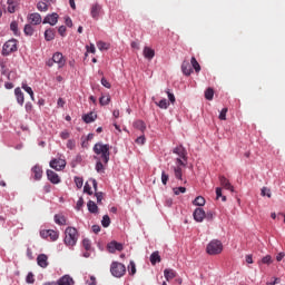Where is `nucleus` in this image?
<instances>
[{
    "mask_svg": "<svg viewBox=\"0 0 285 285\" xmlns=\"http://www.w3.org/2000/svg\"><path fill=\"white\" fill-rule=\"evenodd\" d=\"M94 153L100 157V161L105 164H108V161H110V145L97 142L94 146Z\"/></svg>",
    "mask_w": 285,
    "mask_h": 285,
    "instance_id": "f257e3e1",
    "label": "nucleus"
},
{
    "mask_svg": "<svg viewBox=\"0 0 285 285\" xmlns=\"http://www.w3.org/2000/svg\"><path fill=\"white\" fill-rule=\"evenodd\" d=\"M79 239V232L75 227H67L65 230V244L66 246H76Z\"/></svg>",
    "mask_w": 285,
    "mask_h": 285,
    "instance_id": "f03ea898",
    "label": "nucleus"
},
{
    "mask_svg": "<svg viewBox=\"0 0 285 285\" xmlns=\"http://www.w3.org/2000/svg\"><path fill=\"white\" fill-rule=\"evenodd\" d=\"M173 153L178 156V158H176V164L186 167V161H188V153L186 151V148L179 145L173 149Z\"/></svg>",
    "mask_w": 285,
    "mask_h": 285,
    "instance_id": "7ed1b4c3",
    "label": "nucleus"
},
{
    "mask_svg": "<svg viewBox=\"0 0 285 285\" xmlns=\"http://www.w3.org/2000/svg\"><path fill=\"white\" fill-rule=\"evenodd\" d=\"M223 250L224 245L222 244V240L218 239L212 240L206 247V252L208 255H219Z\"/></svg>",
    "mask_w": 285,
    "mask_h": 285,
    "instance_id": "20e7f679",
    "label": "nucleus"
},
{
    "mask_svg": "<svg viewBox=\"0 0 285 285\" xmlns=\"http://www.w3.org/2000/svg\"><path fill=\"white\" fill-rule=\"evenodd\" d=\"M110 273L114 277H124L126 275V265L119 262H112L110 265Z\"/></svg>",
    "mask_w": 285,
    "mask_h": 285,
    "instance_id": "39448f33",
    "label": "nucleus"
},
{
    "mask_svg": "<svg viewBox=\"0 0 285 285\" xmlns=\"http://www.w3.org/2000/svg\"><path fill=\"white\" fill-rule=\"evenodd\" d=\"M40 237L49 242H57V239H59V232L55 229H42L40 230Z\"/></svg>",
    "mask_w": 285,
    "mask_h": 285,
    "instance_id": "423d86ee",
    "label": "nucleus"
},
{
    "mask_svg": "<svg viewBox=\"0 0 285 285\" xmlns=\"http://www.w3.org/2000/svg\"><path fill=\"white\" fill-rule=\"evenodd\" d=\"M12 52H17V40L14 39L8 40L2 47V55L4 57L12 55Z\"/></svg>",
    "mask_w": 285,
    "mask_h": 285,
    "instance_id": "0eeeda50",
    "label": "nucleus"
},
{
    "mask_svg": "<svg viewBox=\"0 0 285 285\" xmlns=\"http://www.w3.org/2000/svg\"><path fill=\"white\" fill-rule=\"evenodd\" d=\"M101 14H104V8L101 7V4L99 3H94L90 8V16L92 17V19H95V21H99V17H101Z\"/></svg>",
    "mask_w": 285,
    "mask_h": 285,
    "instance_id": "6e6552de",
    "label": "nucleus"
},
{
    "mask_svg": "<svg viewBox=\"0 0 285 285\" xmlns=\"http://www.w3.org/2000/svg\"><path fill=\"white\" fill-rule=\"evenodd\" d=\"M50 168H53V170H63L66 168V159L61 158H53L49 163Z\"/></svg>",
    "mask_w": 285,
    "mask_h": 285,
    "instance_id": "1a4fd4ad",
    "label": "nucleus"
},
{
    "mask_svg": "<svg viewBox=\"0 0 285 285\" xmlns=\"http://www.w3.org/2000/svg\"><path fill=\"white\" fill-rule=\"evenodd\" d=\"M27 21L30 26H40L42 19L40 13H29L27 16Z\"/></svg>",
    "mask_w": 285,
    "mask_h": 285,
    "instance_id": "9d476101",
    "label": "nucleus"
},
{
    "mask_svg": "<svg viewBox=\"0 0 285 285\" xmlns=\"http://www.w3.org/2000/svg\"><path fill=\"white\" fill-rule=\"evenodd\" d=\"M107 250L109 253H117V250L120 253V250H124V245L121 243L112 240L107 245Z\"/></svg>",
    "mask_w": 285,
    "mask_h": 285,
    "instance_id": "9b49d317",
    "label": "nucleus"
},
{
    "mask_svg": "<svg viewBox=\"0 0 285 285\" xmlns=\"http://www.w3.org/2000/svg\"><path fill=\"white\" fill-rule=\"evenodd\" d=\"M193 215L195 222L202 223L206 219V212L202 207L196 208Z\"/></svg>",
    "mask_w": 285,
    "mask_h": 285,
    "instance_id": "f8f14e48",
    "label": "nucleus"
},
{
    "mask_svg": "<svg viewBox=\"0 0 285 285\" xmlns=\"http://www.w3.org/2000/svg\"><path fill=\"white\" fill-rule=\"evenodd\" d=\"M47 178L51 184H61V178L59 177V174L52 171V169L47 170Z\"/></svg>",
    "mask_w": 285,
    "mask_h": 285,
    "instance_id": "ddd939ff",
    "label": "nucleus"
},
{
    "mask_svg": "<svg viewBox=\"0 0 285 285\" xmlns=\"http://www.w3.org/2000/svg\"><path fill=\"white\" fill-rule=\"evenodd\" d=\"M57 21H59V14L57 13H51V14H48L42 23H49L50 26H57Z\"/></svg>",
    "mask_w": 285,
    "mask_h": 285,
    "instance_id": "4468645a",
    "label": "nucleus"
},
{
    "mask_svg": "<svg viewBox=\"0 0 285 285\" xmlns=\"http://www.w3.org/2000/svg\"><path fill=\"white\" fill-rule=\"evenodd\" d=\"M52 59H53L55 63H58V68H63V66H66V59H63V53L56 52L52 56Z\"/></svg>",
    "mask_w": 285,
    "mask_h": 285,
    "instance_id": "2eb2a0df",
    "label": "nucleus"
},
{
    "mask_svg": "<svg viewBox=\"0 0 285 285\" xmlns=\"http://www.w3.org/2000/svg\"><path fill=\"white\" fill-rule=\"evenodd\" d=\"M37 264L40 266V268H48V255L40 254L37 257Z\"/></svg>",
    "mask_w": 285,
    "mask_h": 285,
    "instance_id": "dca6fc26",
    "label": "nucleus"
},
{
    "mask_svg": "<svg viewBox=\"0 0 285 285\" xmlns=\"http://www.w3.org/2000/svg\"><path fill=\"white\" fill-rule=\"evenodd\" d=\"M219 183L220 186H223V188H225L226 190H230L232 193L235 190L233 185H230V181L225 176L219 177Z\"/></svg>",
    "mask_w": 285,
    "mask_h": 285,
    "instance_id": "f3484780",
    "label": "nucleus"
},
{
    "mask_svg": "<svg viewBox=\"0 0 285 285\" xmlns=\"http://www.w3.org/2000/svg\"><path fill=\"white\" fill-rule=\"evenodd\" d=\"M142 55L145 59H148V61H153V59H155V50L150 47H145L142 50Z\"/></svg>",
    "mask_w": 285,
    "mask_h": 285,
    "instance_id": "a211bd4d",
    "label": "nucleus"
},
{
    "mask_svg": "<svg viewBox=\"0 0 285 285\" xmlns=\"http://www.w3.org/2000/svg\"><path fill=\"white\" fill-rule=\"evenodd\" d=\"M58 285H75V279L70 275H63L58 279Z\"/></svg>",
    "mask_w": 285,
    "mask_h": 285,
    "instance_id": "6ab92c4d",
    "label": "nucleus"
},
{
    "mask_svg": "<svg viewBox=\"0 0 285 285\" xmlns=\"http://www.w3.org/2000/svg\"><path fill=\"white\" fill-rule=\"evenodd\" d=\"M14 95H16V99H17V101H18V104L20 105V106H23V104H24V101H26V98H24V96H23V91H21V88H16L14 89Z\"/></svg>",
    "mask_w": 285,
    "mask_h": 285,
    "instance_id": "aec40b11",
    "label": "nucleus"
},
{
    "mask_svg": "<svg viewBox=\"0 0 285 285\" xmlns=\"http://www.w3.org/2000/svg\"><path fill=\"white\" fill-rule=\"evenodd\" d=\"M96 119L97 114L92 111L82 116V121H85V124H92V121H96Z\"/></svg>",
    "mask_w": 285,
    "mask_h": 285,
    "instance_id": "412c9836",
    "label": "nucleus"
},
{
    "mask_svg": "<svg viewBox=\"0 0 285 285\" xmlns=\"http://www.w3.org/2000/svg\"><path fill=\"white\" fill-rule=\"evenodd\" d=\"M164 275L167 282H170V279H175V277H177V272H175V269L166 268L164 271Z\"/></svg>",
    "mask_w": 285,
    "mask_h": 285,
    "instance_id": "4be33fe9",
    "label": "nucleus"
},
{
    "mask_svg": "<svg viewBox=\"0 0 285 285\" xmlns=\"http://www.w3.org/2000/svg\"><path fill=\"white\" fill-rule=\"evenodd\" d=\"M183 73L186 75V77H190L193 75V68L190 67V63L187 61H184L181 65Z\"/></svg>",
    "mask_w": 285,
    "mask_h": 285,
    "instance_id": "5701e85b",
    "label": "nucleus"
},
{
    "mask_svg": "<svg viewBox=\"0 0 285 285\" xmlns=\"http://www.w3.org/2000/svg\"><path fill=\"white\" fill-rule=\"evenodd\" d=\"M32 173L35 175V179H37V180H39V179H41V177H43V169H41V166H39V165H36L32 168Z\"/></svg>",
    "mask_w": 285,
    "mask_h": 285,
    "instance_id": "b1692460",
    "label": "nucleus"
},
{
    "mask_svg": "<svg viewBox=\"0 0 285 285\" xmlns=\"http://www.w3.org/2000/svg\"><path fill=\"white\" fill-rule=\"evenodd\" d=\"M55 222L58 226H66V216L63 214H56Z\"/></svg>",
    "mask_w": 285,
    "mask_h": 285,
    "instance_id": "393cba45",
    "label": "nucleus"
},
{
    "mask_svg": "<svg viewBox=\"0 0 285 285\" xmlns=\"http://www.w3.org/2000/svg\"><path fill=\"white\" fill-rule=\"evenodd\" d=\"M134 128H136V130H140V132H145L146 131V122H144V120H136L134 122Z\"/></svg>",
    "mask_w": 285,
    "mask_h": 285,
    "instance_id": "a878e982",
    "label": "nucleus"
},
{
    "mask_svg": "<svg viewBox=\"0 0 285 285\" xmlns=\"http://www.w3.org/2000/svg\"><path fill=\"white\" fill-rule=\"evenodd\" d=\"M87 208L89 210V213H92V214H97L99 213V207L97 206V204L92 200H89L88 204H87Z\"/></svg>",
    "mask_w": 285,
    "mask_h": 285,
    "instance_id": "bb28decb",
    "label": "nucleus"
},
{
    "mask_svg": "<svg viewBox=\"0 0 285 285\" xmlns=\"http://www.w3.org/2000/svg\"><path fill=\"white\" fill-rule=\"evenodd\" d=\"M23 32H24V35L27 37H32V35H35V27H33V24H30V23L26 24L24 29H23Z\"/></svg>",
    "mask_w": 285,
    "mask_h": 285,
    "instance_id": "cd10ccee",
    "label": "nucleus"
},
{
    "mask_svg": "<svg viewBox=\"0 0 285 285\" xmlns=\"http://www.w3.org/2000/svg\"><path fill=\"white\" fill-rule=\"evenodd\" d=\"M174 169V175L176 177V179H179L181 181V177H183V171H181V165L177 164L176 167H173Z\"/></svg>",
    "mask_w": 285,
    "mask_h": 285,
    "instance_id": "c85d7f7f",
    "label": "nucleus"
},
{
    "mask_svg": "<svg viewBox=\"0 0 285 285\" xmlns=\"http://www.w3.org/2000/svg\"><path fill=\"white\" fill-rule=\"evenodd\" d=\"M150 262H151L153 266H155V264L161 262V256H159V252H154L150 255Z\"/></svg>",
    "mask_w": 285,
    "mask_h": 285,
    "instance_id": "c756f323",
    "label": "nucleus"
},
{
    "mask_svg": "<svg viewBox=\"0 0 285 285\" xmlns=\"http://www.w3.org/2000/svg\"><path fill=\"white\" fill-rule=\"evenodd\" d=\"M22 89L24 92H28L30 95L32 101H35V91H32V88L28 86V83L22 82Z\"/></svg>",
    "mask_w": 285,
    "mask_h": 285,
    "instance_id": "7c9ffc66",
    "label": "nucleus"
},
{
    "mask_svg": "<svg viewBox=\"0 0 285 285\" xmlns=\"http://www.w3.org/2000/svg\"><path fill=\"white\" fill-rule=\"evenodd\" d=\"M45 39L46 41H52L55 39V29H47L45 31Z\"/></svg>",
    "mask_w": 285,
    "mask_h": 285,
    "instance_id": "2f4dec72",
    "label": "nucleus"
},
{
    "mask_svg": "<svg viewBox=\"0 0 285 285\" xmlns=\"http://www.w3.org/2000/svg\"><path fill=\"white\" fill-rule=\"evenodd\" d=\"M190 63L195 70V72H200L202 71V66L199 65V62L197 61V58L191 57Z\"/></svg>",
    "mask_w": 285,
    "mask_h": 285,
    "instance_id": "473e14b6",
    "label": "nucleus"
},
{
    "mask_svg": "<svg viewBox=\"0 0 285 285\" xmlns=\"http://www.w3.org/2000/svg\"><path fill=\"white\" fill-rule=\"evenodd\" d=\"M215 97V90L213 88H207L205 91V99L208 101H213V98Z\"/></svg>",
    "mask_w": 285,
    "mask_h": 285,
    "instance_id": "72a5a7b5",
    "label": "nucleus"
},
{
    "mask_svg": "<svg viewBox=\"0 0 285 285\" xmlns=\"http://www.w3.org/2000/svg\"><path fill=\"white\" fill-rule=\"evenodd\" d=\"M194 206H205L206 199L203 196H197L194 202Z\"/></svg>",
    "mask_w": 285,
    "mask_h": 285,
    "instance_id": "f704fd0d",
    "label": "nucleus"
},
{
    "mask_svg": "<svg viewBox=\"0 0 285 285\" xmlns=\"http://www.w3.org/2000/svg\"><path fill=\"white\" fill-rule=\"evenodd\" d=\"M127 268H128L129 275H135L137 273V265L135 264L134 261H130Z\"/></svg>",
    "mask_w": 285,
    "mask_h": 285,
    "instance_id": "c9c22d12",
    "label": "nucleus"
},
{
    "mask_svg": "<svg viewBox=\"0 0 285 285\" xmlns=\"http://www.w3.org/2000/svg\"><path fill=\"white\" fill-rule=\"evenodd\" d=\"M156 105L159 106L163 110H167V108L170 106L166 98L161 99L159 102H156Z\"/></svg>",
    "mask_w": 285,
    "mask_h": 285,
    "instance_id": "e433bc0d",
    "label": "nucleus"
},
{
    "mask_svg": "<svg viewBox=\"0 0 285 285\" xmlns=\"http://www.w3.org/2000/svg\"><path fill=\"white\" fill-rule=\"evenodd\" d=\"M96 170L97 173H100V174L106 173V168L104 167V163H101V160H98L96 163Z\"/></svg>",
    "mask_w": 285,
    "mask_h": 285,
    "instance_id": "4c0bfd02",
    "label": "nucleus"
},
{
    "mask_svg": "<svg viewBox=\"0 0 285 285\" xmlns=\"http://www.w3.org/2000/svg\"><path fill=\"white\" fill-rule=\"evenodd\" d=\"M100 106H108L110 104V96H102L99 99Z\"/></svg>",
    "mask_w": 285,
    "mask_h": 285,
    "instance_id": "58836bf2",
    "label": "nucleus"
},
{
    "mask_svg": "<svg viewBox=\"0 0 285 285\" xmlns=\"http://www.w3.org/2000/svg\"><path fill=\"white\" fill-rule=\"evenodd\" d=\"M37 9L40 12H48V4L46 2H38Z\"/></svg>",
    "mask_w": 285,
    "mask_h": 285,
    "instance_id": "ea45409f",
    "label": "nucleus"
},
{
    "mask_svg": "<svg viewBox=\"0 0 285 285\" xmlns=\"http://www.w3.org/2000/svg\"><path fill=\"white\" fill-rule=\"evenodd\" d=\"M7 4H8L7 11H8L10 14H14V12H17V4H14V2H12V3H7Z\"/></svg>",
    "mask_w": 285,
    "mask_h": 285,
    "instance_id": "a19ab883",
    "label": "nucleus"
},
{
    "mask_svg": "<svg viewBox=\"0 0 285 285\" xmlns=\"http://www.w3.org/2000/svg\"><path fill=\"white\" fill-rule=\"evenodd\" d=\"M101 224H102L104 228H108V226H110V216L105 215L102 217Z\"/></svg>",
    "mask_w": 285,
    "mask_h": 285,
    "instance_id": "79ce46f5",
    "label": "nucleus"
},
{
    "mask_svg": "<svg viewBox=\"0 0 285 285\" xmlns=\"http://www.w3.org/2000/svg\"><path fill=\"white\" fill-rule=\"evenodd\" d=\"M261 195H262L263 197H268V198H271V197H272L271 189L267 188V187H263L262 190H261Z\"/></svg>",
    "mask_w": 285,
    "mask_h": 285,
    "instance_id": "37998d69",
    "label": "nucleus"
},
{
    "mask_svg": "<svg viewBox=\"0 0 285 285\" xmlns=\"http://www.w3.org/2000/svg\"><path fill=\"white\" fill-rule=\"evenodd\" d=\"M10 30H12L14 35H17L19 32V23H17V21H12L10 23Z\"/></svg>",
    "mask_w": 285,
    "mask_h": 285,
    "instance_id": "c03bdc74",
    "label": "nucleus"
},
{
    "mask_svg": "<svg viewBox=\"0 0 285 285\" xmlns=\"http://www.w3.org/2000/svg\"><path fill=\"white\" fill-rule=\"evenodd\" d=\"M75 184H76L77 188H83V178L75 177Z\"/></svg>",
    "mask_w": 285,
    "mask_h": 285,
    "instance_id": "a18cd8bd",
    "label": "nucleus"
},
{
    "mask_svg": "<svg viewBox=\"0 0 285 285\" xmlns=\"http://www.w3.org/2000/svg\"><path fill=\"white\" fill-rule=\"evenodd\" d=\"M165 92L168 96L170 104H175V101H176L175 94L170 92V89L165 90Z\"/></svg>",
    "mask_w": 285,
    "mask_h": 285,
    "instance_id": "49530a36",
    "label": "nucleus"
},
{
    "mask_svg": "<svg viewBox=\"0 0 285 285\" xmlns=\"http://www.w3.org/2000/svg\"><path fill=\"white\" fill-rule=\"evenodd\" d=\"M27 284H33L35 283V274L32 272H29V274L26 277Z\"/></svg>",
    "mask_w": 285,
    "mask_h": 285,
    "instance_id": "de8ad7c7",
    "label": "nucleus"
},
{
    "mask_svg": "<svg viewBox=\"0 0 285 285\" xmlns=\"http://www.w3.org/2000/svg\"><path fill=\"white\" fill-rule=\"evenodd\" d=\"M186 193V187H175L174 188V195H181Z\"/></svg>",
    "mask_w": 285,
    "mask_h": 285,
    "instance_id": "09e8293b",
    "label": "nucleus"
},
{
    "mask_svg": "<svg viewBox=\"0 0 285 285\" xmlns=\"http://www.w3.org/2000/svg\"><path fill=\"white\" fill-rule=\"evenodd\" d=\"M98 50H108V45L104 41L97 42Z\"/></svg>",
    "mask_w": 285,
    "mask_h": 285,
    "instance_id": "8fccbe9b",
    "label": "nucleus"
},
{
    "mask_svg": "<svg viewBox=\"0 0 285 285\" xmlns=\"http://www.w3.org/2000/svg\"><path fill=\"white\" fill-rule=\"evenodd\" d=\"M226 112H228V108H223L219 114L220 121H226Z\"/></svg>",
    "mask_w": 285,
    "mask_h": 285,
    "instance_id": "3c124183",
    "label": "nucleus"
},
{
    "mask_svg": "<svg viewBox=\"0 0 285 285\" xmlns=\"http://www.w3.org/2000/svg\"><path fill=\"white\" fill-rule=\"evenodd\" d=\"M168 179H169L168 174H166V171H163L161 173V183L164 186H166V184H168Z\"/></svg>",
    "mask_w": 285,
    "mask_h": 285,
    "instance_id": "603ef678",
    "label": "nucleus"
},
{
    "mask_svg": "<svg viewBox=\"0 0 285 285\" xmlns=\"http://www.w3.org/2000/svg\"><path fill=\"white\" fill-rule=\"evenodd\" d=\"M83 193H87V195H92V187H90V184H85Z\"/></svg>",
    "mask_w": 285,
    "mask_h": 285,
    "instance_id": "864d4df0",
    "label": "nucleus"
},
{
    "mask_svg": "<svg viewBox=\"0 0 285 285\" xmlns=\"http://www.w3.org/2000/svg\"><path fill=\"white\" fill-rule=\"evenodd\" d=\"M262 263L263 264H273V257H271V255H266L265 257H263Z\"/></svg>",
    "mask_w": 285,
    "mask_h": 285,
    "instance_id": "5fc2aeb1",
    "label": "nucleus"
},
{
    "mask_svg": "<svg viewBox=\"0 0 285 285\" xmlns=\"http://www.w3.org/2000/svg\"><path fill=\"white\" fill-rule=\"evenodd\" d=\"M136 144H138V146H144V144H146V136L138 137Z\"/></svg>",
    "mask_w": 285,
    "mask_h": 285,
    "instance_id": "6e6d98bb",
    "label": "nucleus"
},
{
    "mask_svg": "<svg viewBox=\"0 0 285 285\" xmlns=\"http://www.w3.org/2000/svg\"><path fill=\"white\" fill-rule=\"evenodd\" d=\"M75 146H77L75 140L70 139L67 141V148H69V150H73Z\"/></svg>",
    "mask_w": 285,
    "mask_h": 285,
    "instance_id": "4d7b16f0",
    "label": "nucleus"
},
{
    "mask_svg": "<svg viewBox=\"0 0 285 285\" xmlns=\"http://www.w3.org/2000/svg\"><path fill=\"white\" fill-rule=\"evenodd\" d=\"M82 246L83 248H86L87 250H90V240L88 238H85L82 240Z\"/></svg>",
    "mask_w": 285,
    "mask_h": 285,
    "instance_id": "13d9d810",
    "label": "nucleus"
},
{
    "mask_svg": "<svg viewBox=\"0 0 285 285\" xmlns=\"http://www.w3.org/2000/svg\"><path fill=\"white\" fill-rule=\"evenodd\" d=\"M83 207V198H79L76 205L77 210H81V208Z\"/></svg>",
    "mask_w": 285,
    "mask_h": 285,
    "instance_id": "bf43d9fd",
    "label": "nucleus"
},
{
    "mask_svg": "<svg viewBox=\"0 0 285 285\" xmlns=\"http://www.w3.org/2000/svg\"><path fill=\"white\" fill-rule=\"evenodd\" d=\"M58 32L60 37H66V26H60Z\"/></svg>",
    "mask_w": 285,
    "mask_h": 285,
    "instance_id": "052dcab7",
    "label": "nucleus"
},
{
    "mask_svg": "<svg viewBox=\"0 0 285 285\" xmlns=\"http://www.w3.org/2000/svg\"><path fill=\"white\" fill-rule=\"evenodd\" d=\"M91 229H92V233H95L96 235H97L98 233H101V226H99V225H94V226L91 227Z\"/></svg>",
    "mask_w": 285,
    "mask_h": 285,
    "instance_id": "680f3d73",
    "label": "nucleus"
},
{
    "mask_svg": "<svg viewBox=\"0 0 285 285\" xmlns=\"http://www.w3.org/2000/svg\"><path fill=\"white\" fill-rule=\"evenodd\" d=\"M96 199L98 204H101V200L104 199V194L96 191Z\"/></svg>",
    "mask_w": 285,
    "mask_h": 285,
    "instance_id": "e2e57ef3",
    "label": "nucleus"
},
{
    "mask_svg": "<svg viewBox=\"0 0 285 285\" xmlns=\"http://www.w3.org/2000/svg\"><path fill=\"white\" fill-rule=\"evenodd\" d=\"M87 52H91V55H95L96 52V49H95V46L91 43L90 46H87Z\"/></svg>",
    "mask_w": 285,
    "mask_h": 285,
    "instance_id": "0e129e2a",
    "label": "nucleus"
},
{
    "mask_svg": "<svg viewBox=\"0 0 285 285\" xmlns=\"http://www.w3.org/2000/svg\"><path fill=\"white\" fill-rule=\"evenodd\" d=\"M61 139H68L70 137V132L68 130H65L60 134Z\"/></svg>",
    "mask_w": 285,
    "mask_h": 285,
    "instance_id": "69168bd1",
    "label": "nucleus"
},
{
    "mask_svg": "<svg viewBox=\"0 0 285 285\" xmlns=\"http://www.w3.org/2000/svg\"><path fill=\"white\" fill-rule=\"evenodd\" d=\"M101 83L105 88H111V85L108 82V80L106 78L101 79Z\"/></svg>",
    "mask_w": 285,
    "mask_h": 285,
    "instance_id": "338daca9",
    "label": "nucleus"
},
{
    "mask_svg": "<svg viewBox=\"0 0 285 285\" xmlns=\"http://www.w3.org/2000/svg\"><path fill=\"white\" fill-rule=\"evenodd\" d=\"M285 257V254L283 252L278 253L277 256H276V261L277 262H282Z\"/></svg>",
    "mask_w": 285,
    "mask_h": 285,
    "instance_id": "774afa93",
    "label": "nucleus"
}]
</instances>
